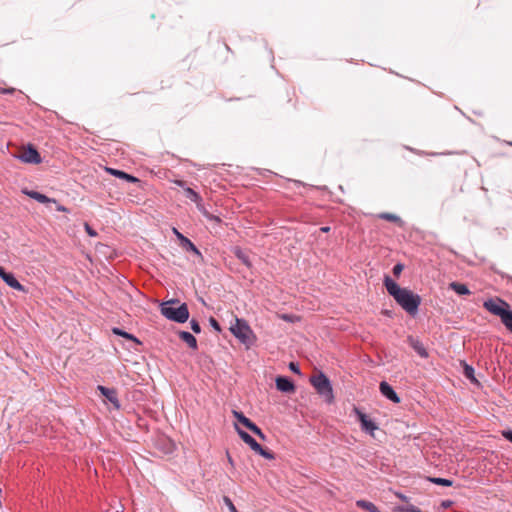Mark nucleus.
<instances>
[{"instance_id":"1","label":"nucleus","mask_w":512,"mask_h":512,"mask_svg":"<svg viewBox=\"0 0 512 512\" xmlns=\"http://www.w3.org/2000/svg\"><path fill=\"white\" fill-rule=\"evenodd\" d=\"M384 285L388 293L393 296L395 301L409 314L414 315L417 313L418 307L421 303L419 295L413 293L407 288H401L389 276H385Z\"/></svg>"},{"instance_id":"2","label":"nucleus","mask_w":512,"mask_h":512,"mask_svg":"<svg viewBox=\"0 0 512 512\" xmlns=\"http://www.w3.org/2000/svg\"><path fill=\"white\" fill-rule=\"evenodd\" d=\"M483 307L491 314L499 316L501 322L512 333V310L510 305L500 298H491L483 303Z\"/></svg>"},{"instance_id":"3","label":"nucleus","mask_w":512,"mask_h":512,"mask_svg":"<svg viewBox=\"0 0 512 512\" xmlns=\"http://www.w3.org/2000/svg\"><path fill=\"white\" fill-rule=\"evenodd\" d=\"M176 301L171 300L164 304H162L161 307V313L166 318L178 322V323H184L189 318V310L185 303L181 304L178 307H173L172 305L175 304Z\"/></svg>"},{"instance_id":"4","label":"nucleus","mask_w":512,"mask_h":512,"mask_svg":"<svg viewBox=\"0 0 512 512\" xmlns=\"http://www.w3.org/2000/svg\"><path fill=\"white\" fill-rule=\"evenodd\" d=\"M230 331L244 344H251L255 338L252 329L243 319L235 318V324L231 325Z\"/></svg>"},{"instance_id":"5","label":"nucleus","mask_w":512,"mask_h":512,"mask_svg":"<svg viewBox=\"0 0 512 512\" xmlns=\"http://www.w3.org/2000/svg\"><path fill=\"white\" fill-rule=\"evenodd\" d=\"M311 383L319 394L324 396L328 402L333 400L332 387L329 379L322 373L312 377Z\"/></svg>"},{"instance_id":"6","label":"nucleus","mask_w":512,"mask_h":512,"mask_svg":"<svg viewBox=\"0 0 512 512\" xmlns=\"http://www.w3.org/2000/svg\"><path fill=\"white\" fill-rule=\"evenodd\" d=\"M236 430L240 436V438L247 444L249 447L257 454L263 456L266 459L272 460L274 459V455L269 450L264 449L260 444L256 442V440L250 436L247 432L239 429L236 426Z\"/></svg>"},{"instance_id":"7","label":"nucleus","mask_w":512,"mask_h":512,"mask_svg":"<svg viewBox=\"0 0 512 512\" xmlns=\"http://www.w3.org/2000/svg\"><path fill=\"white\" fill-rule=\"evenodd\" d=\"M17 157L24 163L39 164L41 162V156L38 151L31 145L28 147H22Z\"/></svg>"},{"instance_id":"8","label":"nucleus","mask_w":512,"mask_h":512,"mask_svg":"<svg viewBox=\"0 0 512 512\" xmlns=\"http://www.w3.org/2000/svg\"><path fill=\"white\" fill-rule=\"evenodd\" d=\"M232 414L237 419V421L244 425L247 429H249L251 432H253L261 439H265V435L263 434L262 430L256 424H254L249 418H247L242 412L233 410Z\"/></svg>"},{"instance_id":"9","label":"nucleus","mask_w":512,"mask_h":512,"mask_svg":"<svg viewBox=\"0 0 512 512\" xmlns=\"http://www.w3.org/2000/svg\"><path fill=\"white\" fill-rule=\"evenodd\" d=\"M0 277L9 287L21 292H26L25 287L14 277V275L6 272L3 267H0Z\"/></svg>"},{"instance_id":"10","label":"nucleus","mask_w":512,"mask_h":512,"mask_svg":"<svg viewBox=\"0 0 512 512\" xmlns=\"http://www.w3.org/2000/svg\"><path fill=\"white\" fill-rule=\"evenodd\" d=\"M97 390L109 401L115 409L120 408L117 391L114 388H107L102 385L97 387Z\"/></svg>"},{"instance_id":"11","label":"nucleus","mask_w":512,"mask_h":512,"mask_svg":"<svg viewBox=\"0 0 512 512\" xmlns=\"http://www.w3.org/2000/svg\"><path fill=\"white\" fill-rule=\"evenodd\" d=\"M354 412L356 413L359 421L361 422L362 429L368 431L370 434L373 435V431L378 428L377 425L373 421L369 420L367 416L364 413H362L358 408H354Z\"/></svg>"},{"instance_id":"12","label":"nucleus","mask_w":512,"mask_h":512,"mask_svg":"<svg viewBox=\"0 0 512 512\" xmlns=\"http://www.w3.org/2000/svg\"><path fill=\"white\" fill-rule=\"evenodd\" d=\"M379 389H380V392L382 393V395L385 396L386 398H388L389 400H391L392 402H394V403L400 402L399 396L387 382L382 381L380 383Z\"/></svg>"},{"instance_id":"13","label":"nucleus","mask_w":512,"mask_h":512,"mask_svg":"<svg viewBox=\"0 0 512 512\" xmlns=\"http://www.w3.org/2000/svg\"><path fill=\"white\" fill-rule=\"evenodd\" d=\"M276 387L279 391L291 393L294 392L295 386L291 380L286 377L279 376L276 378Z\"/></svg>"},{"instance_id":"14","label":"nucleus","mask_w":512,"mask_h":512,"mask_svg":"<svg viewBox=\"0 0 512 512\" xmlns=\"http://www.w3.org/2000/svg\"><path fill=\"white\" fill-rule=\"evenodd\" d=\"M105 171L115 177H118V178H121V179H124L128 182H132V183H139L140 180L124 171H121V170H117V169H114V168H110V167H105Z\"/></svg>"},{"instance_id":"15","label":"nucleus","mask_w":512,"mask_h":512,"mask_svg":"<svg viewBox=\"0 0 512 512\" xmlns=\"http://www.w3.org/2000/svg\"><path fill=\"white\" fill-rule=\"evenodd\" d=\"M408 343L420 357L427 358L429 356L423 343L419 339L410 336L408 337Z\"/></svg>"},{"instance_id":"16","label":"nucleus","mask_w":512,"mask_h":512,"mask_svg":"<svg viewBox=\"0 0 512 512\" xmlns=\"http://www.w3.org/2000/svg\"><path fill=\"white\" fill-rule=\"evenodd\" d=\"M174 233L177 235V237L181 240L182 244H183V247L186 249V250H189V251H192L194 252L195 254L197 255H200V252L199 250L197 249V247L186 237H184L181 233H179L177 231V229H173Z\"/></svg>"},{"instance_id":"17","label":"nucleus","mask_w":512,"mask_h":512,"mask_svg":"<svg viewBox=\"0 0 512 512\" xmlns=\"http://www.w3.org/2000/svg\"><path fill=\"white\" fill-rule=\"evenodd\" d=\"M179 335V338L185 342L190 348L192 349H197V340L196 338L189 332L187 331H180L178 333Z\"/></svg>"},{"instance_id":"18","label":"nucleus","mask_w":512,"mask_h":512,"mask_svg":"<svg viewBox=\"0 0 512 512\" xmlns=\"http://www.w3.org/2000/svg\"><path fill=\"white\" fill-rule=\"evenodd\" d=\"M24 193L27 196H29L30 198L35 199L36 201H38L40 203H56L55 199H51V198L47 197L46 195L41 194L36 191H24Z\"/></svg>"},{"instance_id":"19","label":"nucleus","mask_w":512,"mask_h":512,"mask_svg":"<svg viewBox=\"0 0 512 512\" xmlns=\"http://www.w3.org/2000/svg\"><path fill=\"white\" fill-rule=\"evenodd\" d=\"M449 288L459 295H469L471 293L465 284L459 282H451Z\"/></svg>"},{"instance_id":"20","label":"nucleus","mask_w":512,"mask_h":512,"mask_svg":"<svg viewBox=\"0 0 512 512\" xmlns=\"http://www.w3.org/2000/svg\"><path fill=\"white\" fill-rule=\"evenodd\" d=\"M234 254L244 265H246L248 268L251 267L249 257L242 249L239 247L234 248Z\"/></svg>"},{"instance_id":"21","label":"nucleus","mask_w":512,"mask_h":512,"mask_svg":"<svg viewBox=\"0 0 512 512\" xmlns=\"http://www.w3.org/2000/svg\"><path fill=\"white\" fill-rule=\"evenodd\" d=\"M356 505L362 509L369 511V512H380L379 509L372 502H369V501L358 500L356 502Z\"/></svg>"},{"instance_id":"22","label":"nucleus","mask_w":512,"mask_h":512,"mask_svg":"<svg viewBox=\"0 0 512 512\" xmlns=\"http://www.w3.org/2000/svg\"><path fill=\"white\" fill-rule=\"evenodd\" d=\"M184 192L186 197L189 198L192 202L199 204L202 201L200 195L197 192H195L192 188L187 187L185 188Z\"/></svg>"},{"instance_id":"23","label":"nucleus","mask_w":512,"mask_h":512,"mask_svg":"<svg viewBox=\"0 0 512 512\" xmlns=\"http://www.w3.org/2000/svg\"><path fill=\"white\" fill-rule=\"evenodd\" d=\"M112 332H113V334H115V335H118V336L124 337V338H126V339H128V340H131V341H133V342H136L137 344H140V341H139V340H138L134 335L129 334V333H127V332H125V331H123V330H121V329H119V328H113V329H112Z\"/></svg>"},{"instance_id":"24","label":"nucleus","mask_w":512,"mask_h":512,"mask_svg":"<svg viewBox=\"0 0 512 512\" xmlns=\"http://www.w3.org/2000/svg\"><path fill=\"white\" fill-rule=\"evenodd\" d=\"M379 218L390 221V222H395V223L402 222L399 216L392 214V213H381V214H379Z\"/></svg>"},{"instance_id":"25","label":"nucleus","mask_w":512,"mask_h":512,"mask_svg":"<svg viewBox=\"0 0 512 512\" xmlns=\"http://www.w3.org/2000/svg\"><path fill=\"white\" fill-rule=\"evenodd\" d=\"M399 512H422L418 507L414 505L400 506L397 508Z\"/></svg>"},{"instance_id":"26","label":"nucleus","mask_w":512,"mask_h":512,"mask_svg":"<svg viewBox=\"0 0 512 512\" xmlns=\"http://www.w3.org/2000/svg\"><path fill=\"white\" fill-rule=\"evenodd\" d=\"M430 481L437 485H443V486H451L452 485V481L445 479V478H430Z\"/></svg>"},{"instance_id":"27","label":"nucleus","mask_w":512,"mask_h":512,"mask_svg":"<svg viewBox=\"0 0 512 512\" xmlns=\"http://www.w3.org/2000/svg\"><path fill=\"white\" fill-rule=\"evenodd\" d=\"M464 374L467 378L471 379L472 381H476L474 378V369L471 366L465 365Z\"/></svg>"},{"instance_id":"28","label":"nucleus","mask_w":512,"mask_h":512,"mask_svg":"<svg viewBox=\"0 0 512 512\" xmlns=\"http://www.w3.org/2000/svg\"><path fill=\"white\" fill-rule=\"evenodd\" d=\"M223 501L226 504V506L228 507L230 512H238L235 505L233 504V502L231 501V499L229 497L224 496Z\"/></svg>"},{"instance_id":"29","label":"nucleus","mask_w":512,"mask_h":512,"mask_svg":"<svg viewBox=\"0 0 512 512\" xmlns=\"http://www.w3.org/2000/svg\"><path fill=\"white\" fill-rule=\"evenodd\" d=\"M404 269V265L403 264H396L394 267H393V274L396 276V277H399L401 272L403 271Z\"/></svg>"},{"instance_id":"30","label":"nucleus","mask_w":512,"mask_h":512,"mask_svg":"<svg viewBox=\"0 0 512 512\" xmlns=\"http://www.w3.org/2000/svg\"><path fill=\"white\" fill-rule=\"evenodd\" d=\"M190 324H191V329L193 330V332H195L197 334L201 332V327L196 320H191Z\"/></svg>"},{"instance_id":"31","label":"nucleus","mask_w":512,"mask_h":512,"mask_svg":"<svg viewBox=\"0 0 512 512\" xmlns=\"http://www.w3.org/2000/svg\"><path fill=\"white\" fill-rule=\"evenodd\" d=\"M209 322H210V325H211V326H212L216 331H218V332H220V331H221L220 325H219V323L217 322V320H216L215 318L211 317V318L209 319Z\"/></svg>"},{"instance_id":"32","label":"nucleus","mask_w":512,"mask_h":512,"mask_svg":"<svg viewBox=\"0 0 512 512\" xmlns=\"http://www.w3.org/2000/svg\"><path fill=\"white\" fill-rule=\"evenodd\" d=\"M502 436L508 441L512 442V431H502Z\"/></svg>"},{"instance_id":"33","label":"nucleus","mask_w":512,"mask_h":512,"mask_svg":"<svg viewBox=\"0 0 512 512\" xmlns=\"http://www.w3.org/2000/svg\"><path fill=\"white\" fill-rule=\"evenodd\" d=\"M85 230L92 237L97 235V233L87 223L85 224Z\"/></svg>"},{"instance_id":"34","label":"nucleus","mask_w":512,"mask_h":512,"mask_svg":"<svg viewBox=\"0 0 512 512\" xmlns=\"http://www.w3.org/2000/svg\"><path fill=\"white\" fill-rule=\"evenodd\" d=\"M289 368H290L293 372H295V373H300V372H299L298 365H297V364H295L294 362H291V363L289 364Z\"/></svg>"},{"instance_id":"35","label":"nucleus","mask_w":512,"mask_h":512,"mask_svg":"<svg viewBox=\"0 0 512 512\" xmlns=\"http://www.w3.org/2000/svg\"><path fill=\"white\" fill-rule=\"evenodd\" d=\"M56 209H57V211H60V212H68V209L65 206L60 205V204L57 205Z\"/></svg>"},{"instance_id":"36","label":"nucleus","mask_w":512,"mask_h":512,"mask_svg":"<svg viewBox=\"0 0 512 512\" xmlns=\"http://www.w3.org/2000/svg\"><path fill=\"white\" fill-rule=\"evenodd\" d=\"M226 455H227V459H228L229 464L232 467H234V461H233L232 457L230 456L229 452H227Z\"/></svg>"},{"instance_id":"37","label":"nucleus","mask_w":512,"mask_h":512,"mask_svg":"<svg viewBox=\"0 0 512 512\" xmlns=\"http://www.w3.org/2000/svg\"><path fill=\"white\" fill-rule=\"evenodd\" d=\"M396 496L401 499L402 501H407V497L403 495L402 493H396Z\"/></svg>"},{"instance_id":"38","label":"nucleus","mask_w":512,"mask_h":512,"mask_svg":"<svg viewBox=\"0 0 512 512\" xmlns=\"http://www.w3.org/2000/svg\"><path fill=\"white\" fill-rule=\"evenodd\" d=\"M173 182H174L176 185H178V186H182V187H183V186H184V184H185V182H184V181H182V180H174Z\"/></svg>"},{"instance_id":"39","label":"nucleus","mask_w":512,"mask_h":512,"mask_svg":"<svg viewBox=\"0 0 512 512\" xmlns=\"http://www.w3.org/2000/svg\"><path fill=\"white\" fill-rule=\"evenodd\" d=\"M320 230L324 233H327L330 231V227L329 226H324V227H321Z\"/></svg>"},{"instance_id":"40","label":"nucleus","mask_w":512,"mask_h":512,"mask_svg":"<svg viewBox=\"0 0 512 512\" xmlns=\"http://www.w3.org/2000/svg\"><path fill=\"white\" fill-rule=\"evenodd\" d=\"M450 505H451V502H450V501H444V502L442 503V506H443V507H445V508L449 507Z\"/></svg>"},{"instance_id":"41","label":"nucleus","mask_w":512,"mask_h":512,"mask_svg":"<svg viewBox=\"0 0 512 512\" xmlns=\"http://www.w3.org/2000/svg\"><path fill=\"white\" fill-rule=\"evenodd\" d=\"M508 144H509L510 146H512V142H509Z\"/></svg>"}]
</instances>
